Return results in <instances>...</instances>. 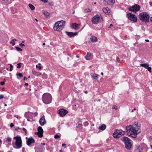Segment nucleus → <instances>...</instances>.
I'll use <instances>...</instances> for the list:
<instances>
[{"mask_svg": "<svg viewBox=\"0 0 152 152\" xmlns=\"http://www.w3.org/2000/svg\"><path fill=\"white\" fill-rule=\"evenodd\" d=\"M126 129L127 135L134 138H136L140 132V126L137 122L126 126Z\"/></svg>", "mask_w": 152, "mask_h": 152, "instance_id": "obj_1", "label": "nucleus"}, {"mask_svg": "<svg viewBox=\"0 0 152 152\" xmlns=\"http://www.w3.org/2000/svg\"><path fill=\"white\" fill-rule=\"evenodd\" d=\"M65 21L63 20L58 21L55 23L53 27L54 29L58 31H60L64 27Z\"/></svg>", "mask_w": 152, "mask_h": 152, "instance_id": "obj_2", "label": "nucleus"}, {"mask_svg": "<svg viewBox=\"0 0 152 152\" xmlns=\"http://www.w3.org/2000/svg\"><path fill=\"white\" fill-rule=\"evenodd\" d=\"M42 99L45 104H49L52 101L51 96L49 93H45L42 96Z\"/></svg>", "mask_w": 152, "mask_h": 152, "instance_id": "obj_3", "label": "nucleus"}, {"mask_svg": "<svg viewBox=\"0 0 152 152\" xmlns=\"http://www.w3.org/2000/svg\"><path fill=\"white\" fill-rule=\"evenodd\" d=\"M140 19L142 21L146 22L149 21V16L146 12L140 13L139 15Z\"/></svg>", "mask_w": 152, "mask_h": 152, "instance_id": "obj_4", "label": "nucleus"}, {"mask_svg": "<svg viewBox=\"0 0 152 152\" xmlns=\"http://www.w3.org/2000/svg\"><path fill=\"white\" fill-rule=\"evenodd\" d=\"M102 20L103 18L101 15H96L92 18V22L93 24H97L102 22Z\"/></svg>", "mask_w": 152, "mask_h": 152, "instance_id": "obj_5", "label": "nucleus"}, {"mask_svg": "<svg viewBox=\"0 0 152 152\" xmlns=\"http://www.w3.org/2000/svg\"><path fill=\"white\" fill-rule=\"evenodd\" d=\"M13 139L15 140V144L16 146L15 148L19 149L22 147V140L20 136L18 135L16 137H15Z\"/></svg>", "mask_w": 152, "mask_h": 152, "instance_id": "obj_6", "label": "nucleus"}, {"mask_svg": "<svg viewBox=\"0 0 152 152\" xmlns=\"http://www.w3.org/2000/svg\"><path fill=\"white\" fill-rule=\"evenodd\" d=\"M125 133V132L121 129L115 130L113 134V137L115 138L120 137V135H124Z\"/></svg>", "mask_w": 152, "mask_h": 152, "instance_id": "obj_7", "label": "nucleus"}, {"mask_svg": "<svg viewBox=\"0 0 152 152\" xmlns=\"http://www.w3.org/2000/svg\"><path fill=\"white\" fill-rule=\"evenodd\" d=\"M140 7L139 5L135 4L133 5L131 7L129 8L128 9L132 12H136L140 10Z\"/></svg>", "mask_w": 152, "mask_h": 152, "instance_id": "obj_8", "label": "nucleus"}, {"mask_svg": "<svg viewBox=\"0 0 152 152\" xmlns=\"http://www.w3.org/2000/svg\"><path fill=\"white\" fill-rule=\"evenodd\" d=\"M127 16L129 19L132 21L136 22L137 21V18L135 15L131 13H129L127 15Z\"/></svg>", "mask_w": 152, "mask_h": 152, "instance_id": "obj_9", "label": "nucleus"}, {"mask_svg": "<svg viewBox=\"0 0 152 152\" xmlns=\"http://www.w3.org/2000/svg\"><path fill=\"white\" fill-rule=\"evenodd\" d=\"M58 113L60 115V116L63 117L66 115L68 113V111L63 109H60L58 111Z\"/></svg>", "mask_w": 152, "mask_h": 152, "instance_id": "obj_10", "label": "nucleus"}, {"mask_svg": "<svg viewBox=\"0 0 152 152\" xmlns=\"http://www.w3.org/2000/svg\"><path fill=\"white\" fill-rule=\"evenodd\" d=\"M38 132L36 133L35 134H37L38 136L39 137H42L43 136V130L41 126H39L37 129Z\"/></svg>", "mask_w": 152, "mask_h": 152, "instance_id": "obj_11", "label": "nucleus"}, {"mask_svg": "<svg viewBox=\"0 0 152 152\" xmlns=\"http://www.w3.org/2000/svg\"><path fill=\"white\" fill-rule=\"evenodd\" d=\"M121 140L124 142L125 145L127 144V143L132 141L130 139L126 137H123L122 138Z\"/></svg>", "mask_w": 152, "mask_h": 152, "instance_id": "obj_12", "label": "nucleus"}, {"mask_svg": "<svg viewBox=\"0 0 152 152\" xmlns=\"http://www.w3.org/2000/svg\"><path fill=\"white\" fill-rule=\"evenodd\" d=\"M39 122L41 126H44L46 123L45 117L44 115H43L40 119L39 121Z\"/></svg>", "mask_w": 152, "mask_h": 152, "instance_id": "obj_13", "label": "nucleus"}, {"mask_svg": "<svg viewBox=\"0 0 152 152\" xmlns=\"http://www.w3.org/2000/svg\"><path fill=\"white\" fill-rule=\"evenodd\" d=\"M115 0H104V2L105 4L109 5H112L115 3Z\"/></svg>", "mask_w": 152, "mask_h": 152, "instance_id": "obj_14", "label": "nucleus"}, {"mask_svg": "<svg viewBox=\"0 0 152 152\" xmlns=\"http://www.w3.org/2000/svg\"><path fill=\"white\" fill-rule=\"evenodd\" d=\"M103 12L107 15H110L111 12V10L107 7L103 8L102 9Z\"/></svg>", "mask_w": 152, "mask_h": 152, "instance_id": "obj_15", "label": "nucleus"}, {"mask_svg": "<svg viewBox=\"0 0 152 152\" xmlns=\"http://www.w3.org/2000/svg\"><path fill=\"white\" fill-rule=\"evenodd\" d=\"M126 148L128 150H130L132 148V141L125 144Z\"/></svg>", "mask_w": 152, "mask_h": 152, "instance_id": "obj_16", "label": "nucleus"}, {"mask_svg": "<svg viewBox=\"0 0 152 152\" xmlns=\"http://www.w3.org/2000/svg\"><path fill=\"white\" fill-rule=\"evenodd\" d=\"M35 142L34 140L32 138H29L27 141V143L28 145H29L32 143Z\"/></svg>", "mask_w": 152, "mask_h": 152, "instance_id": "obj_17", "label": "nucleus"}, {"mask_svg": "<svg viewBox=\"0 0 152 152\" xmlns=\"http://www.w3.org/2000/svg\"><path fill=\"white\" fill-rule=\"evenodd\" d=\"M66 34L70 37H74L77 34V33H73L72 32H68L66 31Z\"/></svg>", "mask_w": 152, "mask_h": 152, "instance_id": "obj_18", "label": "nucleus"}, {"mask_svg": "<svg viewBox=\"0 0 152 152\" xmlns=\"http://www.w3.org/2000/svg\"><path fill=\"white\" fill-rule=\"evenodd\" d=\"M79 24H76V23H73L72 24V28L74 29H78V27L79 26Z\"/></svg>", "mask_w": 152, "mask_h": 152, "instance_id": "obj_19", "label": "nucleus"}, {"mask_svg": "<svg viewBox=\"0 0 152 152\" xmlns=\"http://www.w3.org/2000/svg\"><path fill=\"white\" fill-rule=\"evenodd\" d=\"M33 74L37 76H40L41 75V73L39 72H37L35 70H33L32 72Z\"/></svg>", "mask_w": 152, "mask_h": 152, "instance_id": "obj_20", "label": "nucleus"}, {"mask_svg": "<svg viewBox=\"0 0 152 152\" xmlns=\"http://www.w3.org/2000/svg\"><path fill=\"white\" fill-rule=\"evenodd\" d=\"M32 114L33 113L31 112H27L25 113L24 116L26 118H27L31 117V116Z\"/></svg>", "mask_w": 152, "mask_h": 152, "instance_id": "obj_21", "label": "nucleus"}, {"mask_svg": "<svg viewBox=\"0 0 152 152\" xmlns=\"http://www.w3.org/2000/svg\"><path fill=\"white\" fill-rule=\"evenodd\" d=\"M97 37L95 36H92L90 38V40L92 42H96L97 41Z\"/></svg>", "mask_w": 152, "mask_h": 152, "instance_id": "obj_22", "label": "nucleus"}, {"mask_svg": "<svg viewBox=\"0 0 152 152\" xmlns=\"http://www.w3.org/2000/svg\"><path fill=\"white\" fill-rule=\"evenodd\" d=\"M92 56L91 55L88 53H87V55L85 56V58L87 60H89L92 58Z\"/></svg>", "mask_w": 152, "mask_h": 152, "instance_id": "obj_23", "label": "nucleus"}, {"mask_svg": "<svg viewBox=\"0 0 152 152\" xmlns=\"http://www.w3.org/2000/svg\"><path fill=\"white\" fill-rule=\"evenodd\" d=\"M106 126L104 124H102L101 126H100L99 129V130H103L106 128Z\"/></svg>", "mask_w": 152, "mask_h": 152, "instance_id": "obj_24", "label": "nucleus"}, {"mask_svg": "<svg viewBox=\"0 0 152 152\" xmlns=\"http://www.w3.org/2000/svg\"><path fill=\"white\" fill-rule=\"evenodd\" d=\"M91 77L93 79H97L98 78V76L96 74H94L91 75Z\"/></svg>", "mask_w": 152, "mask_h": 152, "instance_id": "obj_25", "label": "nucleus"}, {"mask_svg": "<svg viewBox=\"0 0 152 152\" xmlns=\"http://www.w3.org/2000/svg\"><path fill=\"white\" fill-rule=\"evenodd\" d=\"M140 65L141 66L145 67L146 69L148 68V66H149V65L146 63L141 64Z\"/></svg>", "mask_w": 152, "mask_h": 152, "instance_id": "obj_26", "label": "nucleus"}, {"mask_svg": "<svg viewBox=\"0 0 152 152\" xmlns=\"http://www.w3.org/2000/svg\"><path fill=\"white\" fill-rule=\"evenodd\" d=\"M28 6L31 10H35V7L31 4H28Z\"/></svg>", "mask_w": 152, "mask_h": 152, "instance_id": "obj_27", "label": "nucleus"}, {"mask_svg": "<svg viewBox=\"0 0 152 152\" xmlns=\"http://www.w3.org/2000/svg\"><path fill=\"white\" fill-rule=\"evenodd\" d=\"M17 40V39H14L12 40L10 42V43L12 44V45L13 46H14L15 45V41Z\"/></svg>", "mask_w": 152, "mask_h": 152, "instance_id": "obj_28", "label": "nucleus"}, {"mask_svg": "<svg viewBox=\"0 0 152 152\" xmlns=\"http://www.w3.org/2000/svg\"><path fill=\"white\" fill-rule=\"evenodd\" d=\"M43 14L46 16H48L50 15V13L47 11H44L43 12Z\"/></svg>", "mask_w": 152, "mask_h": 152, "instance_id": "obj_29", "label": "nucleus"}, {"mask_svg": "<svg viewBox=\"0 0 152 152\" xmlns=\"http://www.w3.org/2000/svg\"><path fill=\"white\" fill-rule=\"evenodd\" d=\"M91 11V10L90 9H86L84 10V12L85 13H86L88 12H90Z\"/></svg>", "mask_w": 152, "mask_h": 152, "instance_id": "obj_30", "label": "nucleus"}, {"mask_svg": "<svg viewBox=\"0 0 152 152\" xmlns=\"http://www.w3.org/2000/svg\"><path fill=\"white\" fill-rule=\"evenodd\" d=\"M40 64H41L40 63H39L38 64L36 65V67L38 68L39 69H41L42 68L41 66L39 65Z\"/></svg>", "mask_w": 152, "mask_h": 152, "instance_id": "obj_31", "label": "nucleus"}, {"mask_svg": "<svg viewBox=\"0 0 152 152\" xmlns=\"http://www.w3.org/2000/svg\"><path fill=\"white\" fill-rule=\"evenodd\" d=\"M16 49L18 51H22V50L21 48H20L18 47H15Z\"/></svg>", "mask_w": 152, "mask_h": 152, "instance_id": "obj_32", "label": "nucleus"}, {"mask_svg": "<svg viewBox=\"0 0 152 152\" xmlns=\"http://www.w3.org/2000/svg\"><path fill=\"white\" fill-rule=\"evenodd\" d=\"M17 75L19 76L20 78L22 77H23V75L21 73H17Z\"/></svg>", "mask_w": 152, "mask_h": 152, "instance_id": "obj_33", "label": "nucleus"}, {"mask_svg": "<svg viewBox=\"0 0 152 152\" xmlns=\"http://www.w3.org/2000/svg\"><path fill=\"white\" fill-rule=\"evenodd\" d=\"M54 138L55 139L58 138L60 137V136L58 134H56L54 136Z\"/></svg>", "mask_w": 152, "mask_h": 152, "instance_id": "obj_34", "label": "nucleus"}, {"mask_svg": "<svg viewBox=\"0 0 152 152\" xmlns=\"http://www.w3.org/2000/svg\"><path fill=\"white\" fill-rule=\"evenodd\" d=\"M113 109H115V110H117L118 109V107L115 105H114L113 106Z\"/></svg>", "mask_w": 152, "mask_h": 152, "instance_id": "obj_35", "label": "nucleus"}, {"mask_svg": "<svg viewBox=\"0 0 152 152\" xmlns=\"http://www.w3.org/2000/svg\"><path fill=\"white\" fill-rule=\"evenodd\" d=\"M21 63H20L18 64H17L18 66H17V68H20L21 66Z\"/></svg>", "mask_w": 152, "mask_h": 152, "instance_id": "obj_36", "label": "nucleus"}, {"mask_svg": "<svg viewBox=\"0 0 152 152\" xmlns=\"http://www.w3.org/2000/svg\"><path fill=\"white\" fill-rule=\"evenodd\" d=\"M10 71H11L13 69V66L11 64H10Z\"/></svg>", "mask_w": 152, "mask_h": 152, "instance_id": "obj_37", "label": "nucleus"}, {"mask_svg": "<svg viewBox=\"0 0 152 152\" xmlns=\"http://www.w3.org/2000/svg\"><path fill=\"white\" fill-rule=\"evenodd\" d=\"M147 69H148V71H149L150 72H151V67H149V66H148V68H147Z\"/></svg>", "mask_w": 152, "mask_h": 152, "instance_id": "obj_38", "label": "nucleus"}, {"mask_svg": "<svg viewBox=\"0 0 152 152\" xmlns=\"http://www.w3.org/2000/svg\"><path fill=\"white\" fill-rule=\"evenodd\" d=\"M7 140L9 142H11V139L10 137H8L7 138Z\"/></svg>", "mask_w": 152, "mask_h": 152, "instance_id": "obj_39", "label": "nucleus"}, {"mask_svg": "<svg viewBox=\"0 0 152 152\" xmlns=\"http://www.w3.org/2000/svg\"><path fill=\"white\" fill-rule=\"evenodd\" d=\"M116 60H117V61H118L119 62V63L121 62L120 61V58L118 57H117Z\"/></svg>", "mask_w": 152, "mask_h": 152, "instance_id": "obj_40", "label": "nucleus"}, {"mask_svg": "<svg viewBox=\"0 0 152 152\" xmlns=\"http://www.w3.org/2000/svg\"><path fill=\"white\" fill-rule=\"evenodd\" d=\"M41 1H42L44 3H47L48 2V0H41Z\"/></svg>", "mask_w": 152, "mask_h": 152, "instance_id": "obj_41", "label": "nucleus"}, {"mask_svg": "<svg viewBox=\"0 0 152 152\" xmlns=\"http://www.w3.org/2000/svg\"><path fill=\"white\" fill-rule=\"evenodd\" d=\"M5 82H0V84L2 86L4 85Z\"/></svg>", "mask_w": 152, "mask_h": 152, "instance_id": "obj_42", "label": "nucleus"}, {"mask_svg": "<svg viewBox=\"0 0 152 152\" xmlns=\"http://www.w3.org/2000/svg\"><path fill=\"white\" fill-rule=\"evenodd\" d=\"M19 45L22 47L25 46V45L22 43L20 44Z\"/></svg>", "mask_w": 152, "mask_h": 152, "instance_id": "obj_43", "label": "nucleus"}, {"mask_svg": "<svg viewBox=\"0 0 152 152\" xmlns=\"http://www.w3.org/2000/svg\"><path fill=\"white\" fill-rule=\"evenodd\" d=\"M14 126V125L12 123H11L10 124V127L11 128L13 127Z\"/></svg>", "mask_w": 152, "mask_h": 152, "instance_id": "obj_44", "label": "nucleus"}, {"mask_svg": "<svg viewBox=\"0 0 152 152\" xmlns=\"http://www.w3.org/2000/svg\"><path fill=\"white\" fill-rule=\"evenodd\" d=\"M81 125V124H80V123H78V124H77V127L78 128H80V126Z\"/></svg>", "mask_w": 152, "mask_h": 152, "instance_id": "obj_45", "label": "nucleus"}, {"mask_svg": "<svg viewBox=\"0 0 152 152\" xmlns=\"http://www.w3.org/2000/svg\"><path fill=\"white\" fill-rule=\"evenodd\" d=\"M4 98V96L2 95H0V99H3Z\"/></svg>", "mask_w": 152, "mask_h": 152, "instance_id": "obj_46", "label": "nucleus"}, {"mask_svg": "<svg viewBox=\"0 0 152 152\" xmlns=\"http://www.w3.org/2000/svg\"><path fill=\"white\" fill-rule=\"evenodd\" d=\"M23 131H24L26 132V133L27 130H26V129L25 128H23Z\"/></svg>", "mask_w": 152, "mask_h": 152, "instance_id": "obj_47", "label": "nucleus"}, {"mask_svg": "<svg viewBox=\"0 0 152 152\" xmlns=\"http://www.w3.org/2000/svg\"><path fill=\"white\" fill-rule=\"evenodd\" d=\"M34 115H35V116H37V112H35L34 114Z\"/></svg>", "mask_w": 152, "mask_h": 152, "instance_id": "obj_48", "label": "nucleus"}, {"mask_svg": "<svg viewBox=\"0 0 152 152\" xmlns=\"http://www.w3.org/2000/svg\"><path fill=\"white\" fill-rule=\"evenodd\" d=\"M4 2H7L9 0H2Z\"/></svg>", "mask_w": 152, "mask_h": 152, "instance_id": "obj_49", "label": "nucleus"}, {"mask_svg": "<svg viewBox=\"0 0 152 152\" xmlns=\"http://www.w3.org/2000/svg\"><path fill=\"white\" fill-rule=\"evenodd\" d=\"M66 144H62V147L65 146V148H66Z\"/></svg>", "mask_w": 152, "mask_h": 152, "instance_id": "obj_50", "label": "nucleus"}, {"mask_svg": "<svg viewBox=\"0 0 152 152\" xmlns=\"http://www.w3.org/2000/svg\"><path fill=\"white\" fill-rule=\"evenodd\" d=\"M27 78L25 77H24L23 78V80H27Z\"/></svg>", "mask_w": 152, "mask_h": 152, "instance_id": "obj_51", "label": "nucleus"}, {"mask_svg": "<svg viewBox=\"0 0 152 152\" xmlns=\"http://www.w3.org/2000/svg\"><path fill=\"white\" fill-rule=\"evenodd\" d=\"M113 26V25L111 24L110 25V26H109V28H111Z\"/></svg>", "mask_w": 152, "mask_h": 152, "instance_id": "obj_52", "label": "nucleus"}, {"mask_svg": "<svg viewBox=\"0 0 152 152\" xmlns=\"http://www.w3.org/2000/svg\"><path fill=\"white\" fill-rule=\"evenodd\" d=\"M20 129V128L19 127H18L17 128H16L15 129V130L16 131H17L18 129Z\"/></svg>", "mask_w": 152, "mask_h": 152, "instance_id": "obj_53", "label": "nucleus"}, {"mask_svg": "<svg viewBox=\"0 0 152 152\" xmlns=\"http://www.w3.org/2000/svg\"><path fill=\"white\" fill-rule=\"evenodd\" d=\"M136 110V108H134L133 109V110H132V112H133L134 110Z\"/></svg>", "mask_w": 152, "mask_h": 152, "instance_id": "obj_54", "label": "nucleus"}, {"mask_svg": "<svg viewBox=\"0 0 152 152\" xmlns=\"http://www.w3.org/2000/svg\"><path fill=\"white\" fill-rule=\"evenodd\" d=\"M28 83H26L25 84V86H28Z\"/></svg>", "mask_w": 152, "mask_h": 152, "instance_id": "obj_55", "label": "nucleus"}, {"mask_svg": "<svg viewBox=\"0 0 152 152\" xmlns=\"http://www.w3.org/2000/svg\"><path fill=\"white\" fill-rule=\"evenodd\" d=\"M150 21L152 22V17H151V18H150Z\"/></svg>", "mask_w": 152, "mask_h": 152, "instance_id": "obj_56", "label": "nucleus"}, {"mask_svg": "<svg viewBox=\"0 0 152 152\" xmlns=\"http://www.w3.org/2000/svg\"><path fill=\"white\" fill-rule=\"evenodd\" d=\"M145 40L147 42H148L149 41V40L148 39H145Z\"/></svg>", "mask_w": 152, "mask_h": 152, "instance_id": "obj_57", "label": "nucleus"}, {"mask_svg": "<svg viewBox=\"0 0 152 152\" xmlns=\"http://www.w3.org/2000/svg\"><path fill=\"white\" fill-rule=\"evenodd\" d=\"M150 4L151 5V6H152V2H150Z\"/></svg>", "mask_w": 152, "mask_h": 152, "instance_id": "obj_58", "label": "nucleus"}, {"mask_svg": "<svg viewBox=\"0 0 152 152\" xmlns=\"http://www.w3.org/2000/svg\"><path fill=\"white\" fill-rule=\"evenodd\" d=\"M59 152H63L62 150H61L59 151Z\"/></svg>", "mask_w": 152, "mask_h": 152, "instance_id": "obj_59", "label": "nucleus"}, {"mask_svg": "<svg viewBox=\"0 0 152 152\" xmlns=\"http://www.w3.org/2000/svg\"><path fill=\"white\" fill-rule=\"evenodd\" d=\"M101 75H104V73L103 72H102L101 73Z\"/></svg>", "mask_w": 152, "mask_h": 152, "instance_id": "obj_60", "label": "nucleus"}, {"mask_svg": "<svg viewBox=\"0 0 152 152\" xmlns=\"http://www.w3.org/2000/svg\"><path fill=\"white\" fill-rule=\"evenodd\" d=\"M85 93L86 94H87V93H88V91H85Z\"/></svg>", "mask_w": 152, "mask_h": 152, "instance_id": "obj_61", "label": "nucleus"}, {"mask_svg": "<svg viewBox=\"0 0 152 152\" xmlns=\"http://www.w3.org/2000/svg\"><path fill=\"white\" fill-rule=\"evenodd\" d=\"M35 20H36V21H37V22H38V20H37V19H36V18H35Z\"/></svg>", "mask_w": 152, "mask_h": 152, "instance_id": "obj_62", "label": "nucleus"}, {"mask_svg": "<svg viewBox=\"0 0 152 152\" xmlns=\"http://www.w3.org/2000/svg\"><path fill=\"white\" fill-rule=\"evenodd\" d=\"M0 73H2V70H0Z\"/></svg>", "mask_w": 152, "mask_h": 152, "instance_id": "obj_63", "label": "nucleus"}, {"mask_svg": "<svg viewBox=\"0 0 152 152\" xmlns=\"http://www.w3.org/2000/svg\"><path fill=\"white\" fill-rule=\"evenodd\" d=\"M24 42H25V41H22V43H24Z\"/></svg>", "mask_w": 152, "mask_h": 152, "instance_id": "obj_64", "label": "nucleus"}]
</instances>
